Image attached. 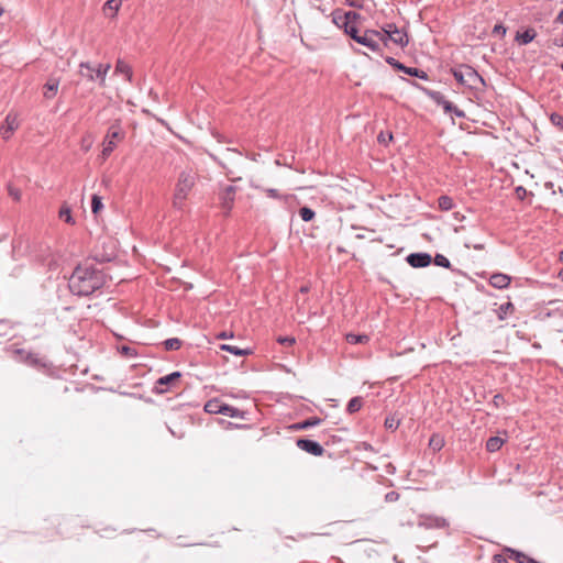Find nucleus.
I'll list each match as a JSON object with an SVG mask.
<instances>
[{
	"label": "nucleus",
	"mask_w": 563,
	"mask_h": 563,
	"mask_svg": "<svg viewBox=\"0 0 563 563\" xmlns=\"http://www.w3.org/2000/svg\"><path fill=\"white\" fill-rule=\"evenodd\" d=\"M277 342L285 346H291L296 343V339L294 336H289V335H286V336L280 335L277 338Z\"/></svg>",
	"instance_id": "37998d69"
},
{
	"label": "nucleus",
	"mask_w": 563,
	"mask_h": 563,
	"mask_svg": "<svg viewBox=\"0 0 563 563\" xmlns=\"http://www.w3.org/2000/svg\"><path fill=\"white\" fill-rule=\"evenodd\" d=\"M515 312V306L511 301H507L501 303L497 309V316L499 320H505L507 316L512 314Z\"/></svg>",
	"instance_id": "bb28decb"
},
{
	"label": "nucleus",
	"mask_w": 563,
	"mask_h": 563,
	"mask_svg": "<svg viewBox=\"0 0 563 563\" xmlns=\"http://www.w3.org/2000/svg\"><path fill=\"white\" fill-rule=\"evenodd\" d=\"M563 278V269L559 274Z\"/></svg>",
	"instance_id": "680f3d73"
},
{
	"label": "nucleus",
	"mask_w": 563,
	"mask_h": 563,
	"mask_svg": "<svg viewBox=\"0 0 563 563\" xmlns=\"http://www.w3.org/2000/svg\"><path fill=\"white\" fill-rule=\"evenodd\" d=\"M181 377L180 372H173L165 376L159 377L154 385L153 391L155 394L162 395L168 391V386Z\"/></svg>",
	"instance_id": "f8f14e48"
},
{
	"label": "nucleus",
	"mask_w": 563,
	"mask_h": 563,
	"mask_svg": "<svg viewBox=\"0 0 563 563\" xmlns=\"http://www.w3.org/2000/svg\"><path fill=\"white\" fill-rule=\"evenodd\" d=\"M322 422V419L318 417H310L308 419H305L302 421L296 422L289 427V429L299 431V430H306L312 427H317Z\"/></svg>",
	"instance_id": "6ab92c4d"
},
{
	"label": "nucleus",
	"mask_w": 563,
	"mask_h": 563,
	"mask_svg": "<svg viewBox=\"0 0 563 563\" xmlns=\"http://www.w3.org/2000/svg\"><path fill=\"white\" fill-rule=\"evenodd\" d=\"M344 32L350 35L354 41H355V37H360L361 35L358 34V30L355 25V22H352L351 24H347L346 27L344 29Z\"/></svg>",
	"instance_id": "4c0bfd02"
},
{
	"label": "nucleus",
	"mask_w": 563,
	"mask_h": 563,
	"mask_svg": "<svg viewBox=\"0 0 563 563\" xmlns=\"http://www.w3.org/2000/svg\"><path fill=\"white\" fill-rule=\"evenodd\" d=\"M506 404V399L501 394H496L493 398V406L499 408Z\"/></svg>",
	"instance_id": "a18cd8bd"
},
{
	"label": "nucleus",
	"mask_w": 563,
	"mask_h": 563,
	"mask_svg": "<svg viewBox=\"0 0 563 563\" xmlns=\"http://www.w3.org/2000/svg\"><path fill=\"white\" fill-rule=\"evenodd\" d=\"M103 209L102 198L98 195H93L91 198V211L93 214H98Z\"/></svg>",
	"instance_id": "f704fd0d"
},
{
	"label": "nucleus",
	"mask_w": 563,
	"mask_h": 563,
	"mask_svg": "<svg viewBox=\"0 0 563 563\" xmlns=\"http://www.w3.org/2000/svg\"><path fill=\"white\" fill-rule=\"evenodd\" d=\"M166 351H177L181 347V341L178 338H169L163 342Z\"/></svg>",
	"instance_id": "7c9ffc66"
},
{
	"label": "nucleus",
	"mask_w": 563,
	"mask_h": 563,
	"mask_svg": "<svg viewBox=\"0 0 563 563\" xmlns=\"http://www.w3.org/2000/svg\"><path fill=\"white\" fill-rule=\"evenodd\" d=\"M400 495L395 492V490H391V492H388L386 495H385V501L387 503H394V501H397L399 499Z\"/></svg>",
	"instance_id": "de8ad7c7"
},
{
	"label": "nucleus",
	"mask_w": 563,
	"mask_h": 563,
	"mask_svg": "<svg viewBox=\"0 0 563 563\" xmlns=\"http://www.w3.org/2000/svg\"><path fill=\"white\" fill-rule=\"evenodd\" d=\"M465 247H467V249L473 247L476 251H483L485 246L483 243H476V244L465 243Z\"/></svg>",
	"instance_id": "864d4df0"
},
{
	"label": "nucleus",
	"mask_w": 563,
	"mask_h": 563,
	"mask_svg": "<svg viewBox=\"0 0 563 563\" xmlns=\"http://www.w3.org/2000/svg\"><path fill=\"white\" fill-rule=\"evenodd\" d=\"M406 262L413 268H423L432 263V256L426 252L410 253Z\"/></svg>",
	"instance_id": "4468645a"
},
{
	"label": "nucleus",
	"mask_w": 563,
	"mask_h": 563,
	"mask_svg": "<svg viewBox=\"0 0 563 563\" xmlns=\"http://www.w3.org/2000/svg\"><path fill=\"white\" fill-rule=\"evenodd\" d=\"M235 428H244L245 426L234 424Z\"/></svg>",
	"instance_id": "bf43d9fd"
},
{
	"label": "nucleus",
	"mask_w": 563,
	"mask_h": 563,
	"mask_svg": "<svg viewBox=\"0 0 563 563\" xmlns=\"http://www.w3.org/2000/svg\"><path fill=\"white\" fill-rule=\"evenodd\" d=\"M59 87V78L51 76L43 86V96L52 99L56 96Z\"/></svg>",
	"instance_id": "a211bd4d"
},
{
	"label": "nucleus",
	"mask_w": 563,
	"mask_h": 563,
	"mask_svg": "<svg viewBox=\"0 0 563 563\" xmlns=\"http://www.w3.org/2000/svg\"><path fill=\"white\" fill-rule=\"evenodd\" d=\"M7 189H8L9 196L13 200H15V201H20L21 200V191H20V189L13 187L11 184H8Z\"/></svg>",
	"instance_id": "58836bf2"
},
{
	"label": "nucleus",
	"mask_w": 563,
	"mask_h": 563,
	"mask_svg": "<svg viewBox=\"0 0 563 563\" xmlns=\"http://www.w3.org/2000/svg\"><path fill=\"white\" fill-rule=\"evenodd\" d=\"M235 194H236V187L233 185L225 186L219 192L220 206L225 211L227 214L231 211V209L233 207Z\"/></svg>",
	"instance_id": "9b49d317"
},
{
	"label": "nucleus",
	"mask_w": 563,
	"mask_h": 563,
	"mask_svg": "<svg viewBox=\"0 0 563 563\" xmlns=\"http://www.w3.org/2000/svg\"><path fill=\"white\" fill-rule=\"evenodd\" d=\"M264 192L266 194L267 197L273 198V199H282L283 198V196L279 194V191L274 188H265Z\"/></svg>",
	"instance_id": "49530a36"
},
{
	"label": "nucleus",
	"mask_w": 563,
	"mask_h": 563,
	"mask_svg": "<svg viewBox=\"0 0 563 563\" xmlns=\"http://www.w3.org/2000/svg\"><path fill=\"white\" fill-rule=\"evenodd\" d=\"M536 36H537V32L532 27H529V29H526L521 33L518 32L516 35V41L520 45H527V44L531 43Z\"/></svg>",
	"instance_id": "4be33fe9"
},
{
	"label": "nucleus",
	"mask_w": 563,
	"mask_h": 563,
	"mask_svg": "<svg viewBox=\"0 0 563 563\" xmlns=\"http://www.w3.org/2000/svg\"><path fill=\"white\" fill-rule=\"evenodd\" d=\"M380 34L377 30H366L360 37H355V42L366 46L374 53H382Z\"/></svg>",
	"instance_id": "0eeeda50"
},
{
	"label": "nucleus",
	"mask_w": 563,
	"mask_h": 563,
	"mask_svg": "<svg viewBox=\"0 0 563 563\" xmlns=\"http://www.w3.org/2000/svg\"><path fill=\"white\" fill-rule=\"evenodd\" d=\"M19 128L16 114L10 112L7 114L4 122L0 126V134L3 140H9L12 133Z\"/></svg>",
	"instance_id": "2eb2a0df"
},
{
	"label": "nucleus",
	"mask_w": 563,
	"mask_h": 563,
	"mask_svg": "<svg viewBox=\"0 0 563 563\" xmlns=\"http://www.w3.org/2000/svg\"><path fill=\"white\" fill-rule=\"evenodd\" d=\"M505 442L506 440L500 437H490L486 441V450L490 453H495L501 449Z\"/></svg>",
	"instance_id": "393cba45"
},
{
	"label": "nucleus",
	"mask_w": 563,
	"mask_h": 563,
	"mask_svg": "<svg viewBox=\"0 0 563 563\" xmlns=\"http://www.w3.org/2000/svg\"><path fill=\"white\" fill-rule=\"evenodd\" d=\"M429 446L433 451H440L444 446V439L440 434H432L429 440Z\"/></svg>",
	"instance_id": "c756f323"
},
{
	"label": "nucleus",
	"mask_w": 563,
	"mask_h": 563,
	"mask_svg": "<svg viewBox=\"0 0 563 563\" xmlns=\"http://www.w3.org/2000/svg\"><path fill=\"white\" fill-rule=\"evenodd\" d=\"M107 283L103 271L87 262L78 264L73 271L68 287L73 295L88 297L101 289Z\"/></svg>",
	"instance_id": "f257e3e1"
},
{
	"label": "nucleus",
	"mask_w": 563,
	"mask_h": 563,
	"mask_svg": "<svg viewBox=\"0 0 563 563\" xmlns=\"http://www.w3.org/2000/svg\"><path fill=\"white\" fill-rule=\"evenodd\" d=\"M493 563H508V561L503 554H495L493 556Z\"/></svg>",
	"instance_id": "603ef678"
},
{
	"label": "nucleus",
	"mask_w": 563,
	"mask_h": 563,
	"mask_svg": "<svg viewBox=\"0 0 563 563\" xmlns=\"http://www.w3.org/2000/svg\"><path fill=\"white\" fill-rule=\"evenodd\" d=\"M493 34L504 36L506 34V27L503 24H496L493 29Z\"/></svg>",
	"instance_id": "8fccbe9b"
},
{
	"label": "nucleus",
	"mask_w": 563,
	"mask_h": 563,
	"mask_svg": "<svg viewBox=\"0 0 563 563\" xmlns=\"http://www.w3.org/2000/svg\"><path fill=\"white\" fill-rule=\"evenodd\" d=\"M560 261L563 263V251L560 253Z\"/></svg>",
	"instance_id": "13d9d810"
},
{
	"label": "nucleus",
	"mask_w": 563,
	"mask_h": 563,
	"mask_svg": "<svg viewBox=\"0 0 563 563\" xmlns=\"http://www.w3.org/2000/svg\"><path fill=\"white\" fill-rule=\"evenodd\" d=\"M394 136L390 132L388 133H385V132H380L378 135H377V141L379 144H383V145H388V143L390 141H393Z\"/></svg>",
	"instance_id": "ea45409f"
},
{
	"label": "nucleus",
	"mask_w": 563,
	"mask_h": 563,
	"mask_svg": "<svg viewBox=\"0 0 563 563\" xmlns=\"http://www.w3.org/2000/svg\"><path fill=\"white\" fill-rule=\"evenodd\" d=\"M550 121L553 125L559 126L560 129H563V115H561L556 112H553L550 115Z\"/></svg>",
	"instance_id": "79ce46f5"
},
{
	"label": "nucleus",
	"mask_w": 563,
	"mask_h": 563,
	"mask_svg": "<svg viewBox=\"0 0 563 563\" xmlns=\"http://www.w3.org/2000/svg\"><path fill=\"white\" fill-rule=\"evenodd\" d=\"M232 336H233V334L232 333H228L227 331H222V332H220L218 334V339H222V340L229 339V338H232Z\"/></svg>",
	"instance_id": "6e6d98bb"
},
{
	"label": "nucleus",
	"mask_w": 563,
	"mask_h": 563,
	"mask_svg": "<svg viewBox=\"0 0 563 563\" xmlns=\"http://www.w3.org/2000/svg\"><path fill=\"white\" fill-rule=\"evenodd\" d=\"M59 217L67 223H74V219L68 207H62L59 210Z\"/></svg>",
	"instance_id": "e433bc0d"
},
{
	"label": "nucleus",
	"mask_w": 563,
	"mask_h": 563,
	"mask_svg": "<svg viewBox=\"0 0 563 563\" xmlns=\"http://www.w3.org/2000/svg\"><path fill=\"white\" fill-rule=\"evenodd\" d=\"M110 68V64H98L97 67H95L89 62H82L79 65V73L82 77L87 78L90 81L98 80L100 87H104L106 77Z\"/></svg>",
	"instance_id": "20e7f679"
},
{
	"label": "nucleus",
	"mask_w": 563,
	"mask_h": 563,
	"mask_svg": "<svg viewBox=\"0 0 563 563\" xmlns=\"http://www.w3.org/2000/svg\"><path fill=\"white\" fill-rule=\"evenodd\" d=\"M432 261L437 266L451 269V262L443 254H435Z\"/></svg>",
	"instance_id": "72a5a7b5"
},
{
	"label": "nucleus",
	"mask_w": 563,
	"mask_h": 563,
	"mask_svg": "<svg viewBox=\"0 0 563 563\" xmlns=\"http://www.w3.org/2000/svg\"><path fill=\"white\" fill-rule=\"evenodd\" d=\"M422 91L438 106L442 107L444 113L454 114L457 118H465V112L459 109L453 102L446 100L445 96L437 90L421 88Z\"/></svg>",
	"instance_id": "423d86ee"
},
{
	"label": "nucleus",
	"mask_w": 563,
	"mask_h": 563,
	"mask_svg": "<svg viewBox=\"0 0 563 563\" xmlns=\"http://www.w3.org/2000/svg\"><path fill=\"white\" fill-rule=\"evenodd\" d=\"M122 4L121 0H108L103 5L106 15L114 16Z\"/></svg>",
	"instance_id": "a878e982"
},
{
	"label": "nucleus",
	"mask_w": 563,
	"mask_h": 563,
	"mask_svg": "<svg viewBox=\"0 0 563 563\" xmlns=\"http://www.w3.org/2000/svg\"><path fill=\"white\" fill-rule=\"evenodd\" d=\"M554 45H556L558 47H563V38H555Z\"/></svg>",
	"instance_id": "4d7b16f0"
},
{
	"label": "nucleus",
	"mask_w": 563,
	"mask_h": 563,
	"mask_svg": "<svg viewBox=\"0 0 563 563\" xmlns=\"http://www.w3.org/2000/svg\"><path fill=\"white\" fill-rule=\"evenodd\" d=\"M196 184V174L192 170L180 172L173 197V207L183 210L189 192Z\"/></svg>",
	"instance_id": "7ed1b4c3"
},
{
	"label": "nucleus",
	"mask_w": 563,
	"mask_h": 563,
	"mask_svg": "<svg viewBox=\"0 0 563 563\" xmlns=\"http://www.w3.org/2000/svg\"><path fill=\"white\" fill-rule=\"evenodd\" d=\"M115 74H122L129 82H132L133 71L131 66L122 59H118L114 67Z\"/></svg>",
	"instance_id": "aec40b11"
},
{
	"label": "nucleus",
	"mask_w": 563,
	"mask_h": 563,
	"mask_svg": "<svg viewBox=\"0 0 563 563\" xmlns=\"http://www.w3.org/2000/svg\"><path fill=\"white\" fill-rule=\"evenodd\" d=\"M346 340L351 344H362L368 341V336L366 334H353L349 333L346 335Z\"/></svg>",
	"instance_id": "473e14b6"
},
{
	"label": "nucleus",
	"mask_w": 563,
	"mask_h": 563,
	"mask_svg": "<svg viewBox=\"0 0 563 563\" xmlns=\"http://www.w3.org/2000/svg\"><path fill=\"white\" fill-rule=\"evenodd\" d=\"M360 18V14L355 11H343L341 9H336L332 12V21L333 23L340 27L345 29L347 24L355 22Z\"/></svg>",
	"instance_id": "1a4fd4ad"
},
{
	"label": "nucleus",
	"mask_w": 563,
	"mask_h": 563,
	"mask_svg": "<svg viewBox=\"0 0 563 563\" xmlns=\"http://www.w3.org/2000/svg\"><path fill=\"white\" fill-rule=\"evenodd\" d=\"M511 277L504 273H494L489 277V285L496 289H505L510 285Z\"/></svg>",
	"instance_id": "f3484780"
},
{
	"label": "nucleus",
	"mask_w": 563,
	"mask_h": 563,
	"mask_svg": "<svg viewBox=\"0 0 563 563\" xmlns=\"http://www.w3.org/2000/svg\"><path fill=\"white\" fill-rule=\"evenodd\" d=\"M26 362L32 366H36L38 364V358L35 354L29 353L26 356Z\"/></svg>",
	"instance_id": "3c124183"
},
{
	"label": "nucleus",
	"mask_w": 563,
	"mask_h": 563,
	"mask_svg": "<svg viewBox=\"0 0 563 563\" xmlns=\"http://www.w3.org/2000/svg\"><path fill=\"white\" fill-rule=\"evenodd\" d=\"M120 353L122 355H125V356H129V357H134L136 356V351L135 349L133 347H130L128 345H122L120 349H119Z\"/></svg>",
	"instance_id": "c03bdc74"
},
{
	"label": "nucleus",
	"mask_w": 563,
	"mask_h": 563,
	"mask_svg": "<svg viewBox=\"0 0 563 563\" xmlns=\"http://www.w3.org/2000/svg\"><path fill=\"white\" fill-rule=\"evenodd\" d=\"M220 350L222 351H225V352H229L233 355H236V356H247V355H251L252 354V350L246 347V349H241L236 345H231V344H221L220 345Z\"/></svg>",
	"instance_id": "b1692460"
},
{
	"label": "nucleus",
	"mask_w": 563,
	"mask_h": 563,
	"mask_svg": "<svg viewBox=\"0 0 563 563\" xmlns=\"http://www.w3.org/2000/svg\"><path fill=\"white\" fill-rule=\"evenodd\" d=\"M298 212H299L301 220L305 222L312 221L316 217V212L307 206L301 207Z\"/></svg>",
	"instance_id": "2f4dec72"
},
{
	"label": "nucleus",
	"mask_w": 563,
	"mask_h": 563,
	"mask_svg": "<svg viewBox=\"0 0 563 563\" xmlns=\"http://www.w3.org/2000/svg\"><path fill=\"white\" fill-rule=\"evenodd\" d=\"M3 13V9L0 7V16L2 15Z\"/></svg>",
	"instance_id": "052dcab7"
},
{
	"label": "nucleus",
	"mask_w": 563,
	"mask_h": 563,
	"mask_svg": "<svg viewBox=\"0 0 563 563\" xmlns=\"http://www.w3.org/2000/svg\"><path fill=\"white\" fill-rule=\"evenodd\" d=\"M95 261L99 262V263H104V262H110L111 261V257L109 256H106V255H99V254H96L93 256Z\"/></svg>",
	"instance_id": "5fc2aeb1"
},
{
	"label": "nucleus",
	"mask_w": 563,
	"mask_h": 563,
	"mask_svg": "<svg viewBox=\"0 0 563 563\" xmlns=\"http://www.w3.org/2000/svg\"><path fill=\"white\" fill-rule=\"evenodd\" d=\"M438 205L441 210L449 211L453 209L454 201L451 197L443 195L438 198Z\"/></svg>",
	"instance_id": "c85d7f7f"
},
{
	"label": "nucleus",
	"mask_w": 563,
	"mask_h": 563,
	"mask_svg": "<svg viewBox=\"0 0 563 563\" xmlns=\"http://www.w3.org/2000/svg\"><path fill=\"white\" fill-rule=\"evenodd\" d=\"M296 444L300 450H302L313 456H321L324 452L323 446L314 440L299 438L296 441Z\"/></svg>",
	"instance_id": "ddd939ff"
},
{
	"label": "nucleus",
	"mask_w": 563,
	"mask_h": 563,
	"mask_svg": "<svg viewBox=\"0 0 563 563\" xmlns=\"http://www.w3.org/2000/svg\"><path fill=\"white\" fill-rule=\"evenodd\" d=\"M394 29H398L395 23H386L380 27V30H377L383 33L380 34V41L384 42L389 34H393Z\"/></svg>",
	"instance_id": "c9c22d12"
},
{
	"label": "nucleus",
	"mask_w": 563,
	"mask_h": 563,
	"mask_svg": "<svg viewBox=\"0 0 563 563\" xmlns=\"http://www.w3.org/2000/svg\"><path fill=\"white\" fill-rule=\"evenodd\" d=\"M450 73L460 85L471 90H478L479 87L484 88L486 86L485 79L467 64H460L451 68Z\"/></svg>",
	"instance_id": "f03ea898"
},
{
	"label": "nucleus",
	"mask_w": 563,
	"mask_h": 563,
	"mask_svg": "<svg viewBox=\"0 0 563 563\" xmlns=\"http://www.w3.org/2000/svg\"><path fill=\"white\" fill-rule=\"evenodd\" d=\"M393 42L394 44L405 47L408 44V35L404 29H394L393 34H389L383 43L385 47L388 46V43Z\"/></svg>",
	"instance_id": "dca6fc26"
},
{
	"label": "nucleus",
	"mask_w": 563,
	"mask_h": 563,
	"mask_svg": "<svg viewBox=\"0 0 563 563\" xmlns=\"http://www.w3.org/2000/svg\"><path fill=\"white\" fill-rule=\"evenodd\" d=\"M125 136V133L124 131L122 130L121 128V122L120 120H114L113 123H111V125L109 126L108 129V132L106 134V137L103 140V148H102V152H101V156L103 159H107L110 154L114 151L115 148V140H123Z\"/></svg>",
	"instance_id": "39448f33"
},
{
	"label": "nucleus",
	"mask_w": 563,
	"mask_h": 563,
	"mask_svg": "<svg viewBox=\"0 0 563 563\" xmlns=\"http://www.w3.org/2000/svg\"><path fill=\"white\" fill-rule=\"evenodd\" d=\"M222 406H223L222 401H220L218 398H212L205 404L203 409L207 413L221 415Z\"/></svg>",
	"instance_id": "5701e85b"
},
{
	"label": "nucleus",
	"mask_w": 563,
	"mask_h": 563,
	"mask_svg": "<svg viewBox=\"0 0 563 563\" xmlns=\"http://www.w3.org/2000/svg\"><path fill=\"white\" fill-rule=\"evenodd\" d=\"M561 69H562V71H563V62H562V65H561Z\"/></svg>",
	"instance_id": "e2e57ef3"
},
{
	"label": "nucleus",
	"mask_w": 563,
	"mask_h": 563,
	"mask_svg": "<svg viewBox=\"0 0 563 563\" xmlns=\"http://www.w3.org/2000/svg\"><path fill=\"white\" fill-rule=\"evenodd\" d=\"M385 62L388 65H390L394 69L401 71L406 75H409L411 77H417L422 80H428V78H429L428 74L424 70L419 69L417 67H408L391 56L385 57Z\"/></svg>",
	"instance_id": "6e6552de"
},
{
	"label": "nucleus",
	"mask_w": 563,
	"mask_h": 563,
	"mask_svg": "<svg viewBox=\"0 0 563 563\" xmlns=\"http://www.w3.org/2000/svg\"><path fill=\"white\" fill-rule=\"evenodd\" d=\"M418 526L424 529H443L449 526V522L443 517L433 515H420Z\"/></svg>",
	"instance_id": "9d476101"
},
{
	"label": "nucleus",
	"mask_w": 563,
	"mask_h": 563,
	"mask_svg": "<svg viewBox=\"0 0 563 563\" xmlns=\"http://www.w3.org/2000/svg\"><path fill=\"white\" fill-rule=\"evenodd\" d=\"M516 196L518 199L523 200L526 196L528 195L527 189L523 186H518L515 189Z\"/></svg>",
	"instance_id": "09e8293b"
},
{
	"label": "nucleus",
	"mask_w": 563,
	"mask_h": 563,
	"mask_svg": "<svg viewBox=\"0 0 563 563\" xmlns=\"http://www.w3.org/2000/svg\"><path fill=\"white\" fill-rule=\"evenodd\" d=\"M221 415L228 416L231 418L246 419L247 412L223 402Z\"/></svg>",
	"instance_id": "412c9836"
},
{
	"label": "nucleus",
	"mask_w": 563,
	"mask_h": 563,
	"mask_svg": "<svg viewBox=\"0 0 563 563\" xmlns=\"http://www.w3.org/2000/svg\"><path fill=\"white\" fill-rule=\"evenodd\" d=\"M384 424L386 429L395 431L399 427V420L394 417H387Z\"/></svg>",
	"instance_id": "a19ab883"
},
{
	"label": "nucleus",
	"mask_w": 563,
	"mask_h": 563,
	"mask_svg": "<svg viewBox=\"0 0 563 563\" xmlns=\"http://www.w3.org/2000/svg\"><path fill=\"white\" fill-rule=\"evenodd\" d=\"M363 406V398L360 396L352 397L346 405V412L353 415Z\"/></svg>",
	"instance_id": "cd10ccee"
}]
</instances>
